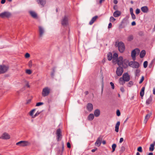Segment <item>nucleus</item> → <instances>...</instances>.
<instances>
[{"mask_svg": "<svg viewBox=\"0 0 155 155\" xmlns=\"http://www.w3.org/2000/svg\"><path fill=\"white\" fill-rule=\"evenodd\" d=\"M118 65L119 66L122 65L124 68L126 67L128 63V61L127 60H123L122 56L119 57L116 61Z\"/></svg>", "mask_w": 155, "mask_h": 155, "instance_id": "nucleus-1", "label": "nucleus"}, {"mask_svg": "<svg viewBox=\"0 0 155 155\" xmlns=\"http://www.w3.org/2000/svg\"><path fill=\"white\" fill-rule=\"evenodd\" d=\"M115 46L118 47V50L120 53H123L124 51L125 46L123 42L120 41L118 43L116 42L115 43Z\"/></svg>", "mask_w": 155, "mask_h": 155, "instance_id": "nucleus-2", "label": "nucleus"}, {"mask_svg": "<svg viewBox=\"0 0 155 155\" xmlns=\"http://www.w3.org/2000/svg\"><path fill=\"white\" fill-rule=\"evenodd\" d=\"M30 143L28 141H21L16 143V145L20 147H25L29 145Z\"/></svg>", "mask_w": 155, "mask_h": 155, "instance_id": "nucleus-3", "label": "nucleus"}, {"mask_svg": "<svg viewBox=\"0 0 155 155\" xmlns=\"http://www.w3.org/2000/svg\"><path fill=\"white\" fill-rule=\"evenodd\" d=\"M50 92V89L48 87L44 88L42 90V95L43 97L48 96Z\"/></svg>", "mask_w": 155, "mask_h": 155, "instance_id": "nucleus-4", "label": "nucleus"}, {"mask_svg": "<svg viewBox=\"0 0 155 155\" xmlns=\"http://www.w3.org/2000/svg\"><path fill=\"white\" fill-rule=\"evenodd\" d=\"M129 64L130 67L133 68H138L140 67L139 63L137 61H130Z\"/></svg>", "mask_w": 155, "mask_h": 155, "instance_id": "nucleus-5", "label": "nucleus"}, {"mask_svg": "<svg viewBox=\"0 0 155 155\" xmlns=\"http://www.w3.org/2000/svg\"><path fill=\"white\" fill-rule=\"evenodd\" d=\"M68 17L65 15L62 18L61 21V23L62 25L67 26L68 25Z\"/></svg>", "mask_w": 155, "mask_h": 155, "instance_id": "nucleus-6", "label": "nucleus"}, {"mask_svg": "<svg viewBox=\"0 0 155 155\" xmlns=\"http://www.w3.org/2000/svg\"><path fill=\"white\" fill-rule=\"evenodd\" d=\"M8 67L5 65H0V74H3L6 72L8 70Z\"/></svg>", "mask_w": 155, "mask_h": 155, "instance_id": "nucleus-7", "label": "nucleus"}, {"mask_svg": "<svg viewBox=\"0 0 155 155\" xmlns=\"http://www.w3.org/2000/svg\"><path fill=\"white\" fill-rule=\"evenodd\" d=\"M11 15V13L8 12H4L0 14V17L2 18L5 17L8 18L10 17Z\"/></svg>", "mask_w": 155, "mask_h": 155, "instance_id": "nucleus-8", "label": "nucleus"}, {"mask_svg": "<svg viewBox=\"0 0 155 155\" xmlns=\"http://www.w3.org/2000/svg\"><path fill=\"white\" fill-rule=\"evenodd\" d=\"M38 31L39 33V37L41 38L43 36L45 32L44 28L42 26H38Z\"/></svg>", "mask_w": 155, "mask_h": 155, "instance_id": "nucleus-9", "label": "nucleus"}, {"mask_svg": "<svg viewBox=\"0 0 155 155\" xmlns=\"http://www.w3.org/2000/svg\"><path fill=\"white\" fill-rule=\"evenodd\" d=\"M140 50L138 48H136L133 50L131 53V56L133 60H135L136 59V53H139Z\"/></svg>", "mask_w": 155, "mask_h": 155, "instance_id": "nucleus-10", "label": "nucleus"}, {"mask_svg": "<svg viewBox=\"0 0 155 155\" xmlns=\"http://www.w3.org/2000/svg\"><path fill=\"white\" fill-rule=\"evenodd\" d=\"M123 72V68L121 67H119L118 68H117V71H116V73L117 75L118 76H120L122 74Z\"/></svg>", "mask_w": 155, "mask_h": 155, "instance_id": "nucleus-11", "label": "nucleus"}, {"mask_svg": "<svg viewBox=\"0 0 155 155\" xmlns=\"http://www.w3.org/2000/svg\"><path fill=\"white\" fill-rule=\"evenodd\" d=\"M10 138V135L6 133H4L0 137V138L2 139H8Z\"/></svg>", "mask_w": 155, "mask_h": 155, "instance_id": "nucleus-12", "label": "nucleus"}, {"mask_svg": "<svg viewBox=\"0 0 155 155\" xmlns=\"http://www.w3.org/2000/svg\"><path fill=\"white\" fill-rule=\"evenodd\" d=\"M102 139V138L101 137H99L95 143V145L99 147L101 143Z\"/></svg>", "mask_w": 155, "mask_h": 155, "instance_id": "nucleus-13", "label": "nucleus"}, {"mask_svg": "<svg viewBox=\"0 0 155 155\" xmlns=\"http://www.w3.org/2000/svg\"><path fill=\"white\" fill-rule=\"evenodd\" d=\"M123 78L124 81H128L130 80V77L127 73L124 74L123 75Z\"/></svg>", "mask_w": 155, "mask_h": 155, "instance_id": "nucleus-14", "label": "nucleus"}, {"mask_svg": "<svg viewBox=\"0 0 155 155\" xmlns=\"http://www.w3.org/2000/svg\"><path fill=\"white\" fill-rule=\"evenodd\" d=\"M87 110L90 112L93 109V105L91 103L87 104Z\"/></svg>", "mask_w": 155, "mask_h": 155, "instance_id": "nucleus-15", "label": "nucleus"}, {"mask_svg": "<svg viewBox=\"0 0 155 155\" xmlns=\"http://www.w3.org/2000/svg\"><path fill=\"white\" fill-rule=\"evenodd\" d=\"M146 103L147 105L151 104L152 103V98L151 95L147 100Z\"/></svg>", "mask_w": 155, "mask_h": 155, "instance_id": "nucleus-16", "label": "nucleus"}, {"mask_svg": "<svg viewBox=\"0 0 155 155\" xmlns=\"http://www.w3.org/2000/svg\"><path fill=\"white\" fill-rule=\"evenodd\" d=\"M38 4H40L42 7H44L46 3L45 0H37Z\"/></svg>", "mask_w": 155, "mask_h": 155, "instance_id": "nucleus-17", "label": "nucleus"}, {"mask_svg": "<svg viewBox=\"0 0 155 155\" xmlns=\"http://www.w3.org/2000/svg\"><path fill=\"white\" fill-rule=\"evenodd\" d=\"M121 14V13L120 11L116 10L113 13V16L115 17H117L120 16Z\"/></svg>", "mask_w": 155, "mask_h": 155, "instance_id": "nucleus-18", "label": "nucleus"}, {"mask_svg": "<svg viewBox=\"0 0 155 155\" xmlns=\"http://www.w3.org/2000/svg\"><path fill=\"white\" fill-rule=\"evenodd\" d=\"M94 115L96 117L99 116L100 114V111L98 109L95 110L94 112Z\"/></svg>", "mask_w": 155, "mask_h": 155, "instance_id": "nucleus-19", "label": "nucleus"}, {"mask_svg": "<svg viewBox=\"0 0 155 155\" xmlns=\"http://www.w3.org/2000/svg\"><path fill=\"white\" fill-rule=\"evenodd\" d=\"M151 115V114L150 113L147 114L145 116V119H144V122L145 124L147 123V120H148L150 118V117Z\"/></svg>", "mask_w": 155, "mask_h": 155, "instance_id": "nucleus-20", "label": "nucleus"}, {"mask_svg": "<svg viewBox=\"0 0 155 155\" xmlns=\"http://www.w3.org/2000/svg\"><path fill=\"white\" fill-rule=\"evenodd\" d=\"M142 11L143 13H147L148 11V9L147 6H144L141 8Z\"/></svg>", "mask_w": 155, "mask_h": 155, "instance_id": "nucleus-21", "label": "nucleus"}, {"mask_svg": "<svg viewBox=\"0 0 155 155\" xmlns=\"http://www.w3.org/2000/svg\"><path fill=\"white\" fill-rule=\"evenodd\" d=\"M98 18L97 16H95L92 18L91 20L89 22V24L90 25H92L94 22L96 20L97 18Z\"/></svg>", "mask_w": 155, "mask_h": 155, "instance_id": "nucleus-22", "label": "nucleus"}, {"mask_svg": "<svg viewBox=\"0 0 155 155\" xmlns=\"http://www.w3.org/2000/svg\"><path fill=\"white\" fill-rule=\"evenodd\" d=\"M56 134L57 135V138L58 140L59 138L61 136V131L60 129H59L57 130Z\"/></svg>", "mask_w": 155, "mask_h": 155, "instance_id": "nucleus-23", "label": "nucleus"}, {"mask_svg": "<svg viewBox=\"0 0 155 155\" xmlns=\"http://www.w3.org/2000/svg\"><path fill=\"white\" fill-rule=\"evenodd\" d=\"M118 54L117 53H114L113 54L112 60L113 62H116V61L118 58Z\"/></svg>", "mask_w": 155, "mask_h": 155, "instance_id": "nucleus-24", "label": "nucleus"}, {"mask_svg": "<svg viewBox=\"0 0 155 155\" xmlns=\"http://www.w3.org/2000/svg\"><path fill=\"white\" fill-rule=\"evenodd\" d=\"M30 13L31 16L35 18H36L37 17V14L34 12L30 11Z\"/></svg>", "mask_w": 155, "mask_h": 155, "instance_id": "nucleus-25", "label": "nucleus"}, {"mask_svg": "<svg viewBox=\"0 0 155 155\" xmlns=\"http://www.w3.org/2000/svg\"><path fill=\"white\" fill-rule=\"evenodd\" d=\"M120 125V122L118 121L116 123L115 127V131L117 132L119 131V127Z\"/></svg>", "mask_w": 155, "mask_h": 155, "instance_id": "nucleus-26", "label": "nucleus"}, {"mask_svg": "<svg viewBox=\"0 0 155 155\" xmlns=\"http://www.w3.org/2000/svg\"><path fill=\"white\" fill-rule=\"evenodd\" d=\"M155 145V141H154L153 143L150 144L149 147V150L152 151L154 150V146Z\"/></svg>", "mask_w": 155, "mask_h": 155, "instance_id": "nucleus-27", "label": "nucleus"}, {"mask_svg": "<svg viewBox=\"0 0 155 155\" xmlns=\"http://www.w3.org/2000/svg\"><path fill=\"white\" fill-rule=\"evenodd\" d=\"M146 54V51L144 50H142L140 54V58H143Z\"/></svg>", "mask_w": 155, "mask_h": 155, "instance_id": "nucleus-28", "label": "nucleus"}, {"mask_svg": "<svg viewBox=\"0 0 155 155\" xmlns=\"http://www.w3.org/2000/svg\"><path fill=\"white\" fill-rule=\"evenodd\" d=\"M140 70L139 69H136L135 72V77H139L140 75Z\"/></svg>", "mask_w": 155, "mask_h": 155, "instance_id": "nucleus-29", "label": "nucleus"}, {"mask_svg": "<svg viewBox=\"0 0 155 155\" xmlns=\"http://www.w3.org/2000/svg\"><path fill=\"white\" fill-rule=\"evenodd\" d=\"M145 88V87H142L140 91V95L141 97H143L144 95Z\"/></svg>", "mask_w": 155, "mask_h": 155, "instance_id": "nucleus-30", "label": "nucleus"}, {"mask_svg": "<svg viewBox=\"0 0 155 155\" xmlns=\"http://www.w3.org/2000/svg\"><path fill=\"white\" fill-rule=\"evenodd\" d=\"M94 118V115L93 114H90L88 117V119L89 120H92Z\"/></svg>", "mask_w": 155, "mask_h": 155, "instance_id": "nucleus-31", "label": "nucleus"}, {"mask_svg": "<svg viewBox=\"0 0 155 155\" xmlns=\"http://www.w3.org/2000/svg\"><path fill=\"white\" fill-rule=\"evenodd\" d=\"M107 59L109 61H110L113 59L112 55L111 53H110L108 54Z\"/></svg>", "mask_w": 155, "mask_h": 155, "instance_id": "nucleus-32", "label": "nucleus"}, {"mask_svg": "<svg viewBox=\"0 0 155 155\" xmlns=\"http://www.w3.org/2000/svg\"><path fill=\"white\" fill-rule=\"evenodd\" d=\"M125 81L123 78H120L119 79V83L120 84L123 85L125 83Z\"/></svg>", "mask_w": 155, "mask_h": 155, "instance_id": "nucleus-33", "label": "nucleus"}, {"mask_svg": "<svg viewBox=\"0 0 155 155\" xmlns=\"http://www.w3.org/2000/svg\"><path fill=\"white\" fill-rule=\"evenodd\" d=\"M117 145L116 144L114 143L113 144V145L112 146V152H113L115 150V148L116 147Z\"/></svg>", "mask_w": 155, "mask_h": 155, "instance_id": "nucleus-34", "label": "nucleus"}, {"mask_svg": "<svg viewBox=\"0 0 155 155\" xmlns=\"http://www.w3.org/2000/svg\"><path fill=\"white\" fill-rule=\"evenodd\" d=\"M133 39V37L132 35H130L127 38V40L128 41H130Z\"/></svg>", "mask_w": 155, "mask_h": 155, "instance_id": "nucleus-35", "label": "nucleus"}, {"mask_svg": "<svg viewBox=\"0 0 155 155\" xmlns=\"http://www.w3.org/2000/svg\"><path fill=\"white\" fill-rule=\"evenodd\" d=\"M116 20V19L113 17H110V21L112 22H114Z\"/></svg>", "mask_w": 155, "mask_h": 155, "instance_id": "nucleus-36", "label": "nucleus"}, {"mask_svg": "<svg viewBox=\"0 0 155 155\" xmlns=\"http://www.w3.org/2000/svg\"><path fill=\"white\" fill-rule=\"evenodd\" d=\"M148 62L147 61H145L143 64V67L144 68H146L147 66Z\"/></svg>", "mask_w": 155, "mask_h": 155, "instance_id": "nucleus-37", "label": "nucleus"}, {"mask_svg": "<svg viewBox=\"0 0 155 155\" xmlns=\"http://www.w3.org/2000/svg\"><path fill=\"white\" fill-rule=\"evenodd\" d=\"M35 110V109H33L31 110L30 112V115L31 116H33V114Z\"/></svg>", "mask_w": 155, "mask_h": 155, "instance_id": "nucleus-38", "label": "nucleus"}, {"mask_svg": "<svg viewBox=\"0 0 155 155\" xmlns=\"http://www.w3.org/2000/svg\"><path fill=\"white\" fill-rule=\"evenodd\" d=\"M133 82L132 81H130L129 82L127 86L129 87H130L132 85H133Z\"/></svg>", "mask_w": 155, "mask_h": 155, "instance_id": "nucleus-39", "label": "nucleus"}, {"mask_svg": "<svg viewBox=\"0 0 155 155\" xmlns=\"http://www.w3.org/2000/svg\"><path fill=\"white\" fill-rule=\"evenodd\" d=\"M137 150L139 152H142L143 151L142 147H139L137 149Z\"/></svg>", "mask_w": 155, "mask_h": 155, "instance_id": "nucleus-40", "label": "nucleus"}, {"mask_svg": "<svg viewBox=\"0 0 155 155\" xmlns=\"http://www.w3.org/2000/svg\"><path fill=\"white\" fill-rule=\"evenodd\" d=\"M31 71L30 70H26V73L29 74H30L31 73Z\"/></svg>", "mask_w": 155, "mask_h": 155, "instance_id": "nucleus-41", "label": "nucleus"}, {"mask_svg": "<svg viewBox=\"0 0 155 155\" xmlns=\"http://www.w3.org/2000/svg\"><path fill=\"white\" fill-rule=\"evenodd\" d=\"M40 113L39 112L37 111L35 114V115H34L33 116H32V118L35 117L36 116L38 115Z\"/></svg>", "mask_w": 155, "mask_h": 155, "instance_id": "nucleus-42", "label": "nucleus"}, {"mask_svg": "<svg viewBox=\"0 0 155 155\" xmlns=\"http://www.w3.org/2000/svg\"><path fill=\"white\" fill-rule=\"evenodd\" d=\"M144 76H142V77H141V79L140 80L139 82V84H141L143 82V81L144 80Z\"/></svg>", "mask_w": 155, "mask_h": 155, "instance_id": "nucleus-43", "label": "nucleus"}, {"mask_svg": "<svg viewBox=\"0 0 155 155\" xmlns=\"http://www.w3.org/2000/svg\"><path fill=\"white\" fill-rule=\"evenodd\" d=\"M43 104V103L42 102H38L36 104V106H39Z\"/></svg>", "mask_w": 155, "mask_h": 155, "instance_id": "nucleus-44", "label": "nucleus"}, {"mask_svg": "<svg viewBox=\"0 0 155 155\" xmlns=\"http://www.w3.org/2000/svg\"><path fill=\"white\" fill-rule=\"evenodd\" d=\"M140 9L137 8L136 10V13L137 14H139L140 12Z\"/></svg>", "mask_w": 155, "mask_h": 155, "instance_id": "nucleus-45", "label": "nucleus"}, {"mask_svg": "<svg viewBox=\"0 0 155 155\" xmlns=\"http://www.w3.org/2000/svg\"><path fill=\"white\" fill-rule=\"evenodd\" d=\"M110 84L112 88L114 89V83L112 82H110Z\"/></svg>", "mask_w": 155, "mask_h": 155, "instance_id": "nucleus-46", "label": "nucleus"}, {"mask_svg": "<svg viewBox=\"0 0 155 155\" xmlns=\"http://www.w3.org/2000/svg\"><path fill=\"white\" fill-rule=\"evenodd\" d=\"M131 15L132 18L134 20L136 19V16L134 14H132Z\"/></svg>", "mask_w": 155, "mask_h": 155, "instance_id": "nucleus-47", "label": "nucleus"}, {"mask_svg": "<svg viewBox=\"0 0 155 155\" xmlns=\"http://www.w3.org/2000/svg\"><path fill=\"white\" fill-rule=\"evenodd\" d=\"M117 115L118 116H119L120 115V113L119 110H118L117 111Z\"/></svg>", "mask_w": 155, "mask_h": 155, "instance_id": "nucleus-48", "label": "nucleus"}, {"mask_svg": "<svg viewBox=\"0 0 155 155\" xmlns=\"http://www.w3.org/2000/svg\"><path fill=\"white\" fill-rule=\"evenodd\" d=\"M25 56L26 58H28L30 57V55L28 53H27L25 54Z\"/></svg>", "mask_w": 155, "mask_h": 155, "instance_id": "nucleus-49", "label": "nucleus"}, {"mask_svg": "<svg viewBox=\"0 0 155 155\" xmlns=\"http://www.w3.org/2000/svg\"><path fill=\"white\" fill-rule=\"evenodd\" d=\"M130 11L131 15L132 14H134L133 9L132 8H130Z\"/></svg>", "mask_w": 155, "mask_h": 155, "instance_id": "nucleus-50", "label": "nucleus"}, {"mask_svg": "<svg viewBox=\"0 0 155 155\" xmlns=\"http://www.w3.org/2000/svg\"><path fill=\"white\" fill-rule=\"evenodd\" d=\"M32 65V62L31 61H30L28 62V65L29 67H31Z\"/></svg>", "mask_w": 155, "mask_h": 155, "instance_id": "nucleus-51", "label": "nucleus"}, {"mask_svg": "<svg viewBox=\"0 0 155 155\" xmlns=\"http://www.w3.org/2000/svg\"><path fill=\"white\" fill-rule=\"evenodd\" d=\"M120 90L123 93L124 91V89L123 87H120Z\"/></svg>", "mask_w": 155, "mask_h": 155, "instance_id": "nucleus-52", "label": "nucleus"}, {"mask_svg": "<svg viewBox=\"0 0 155 155\" xmlns=\"http://www.w3.org/2000/svg\"><path fill=\"white\" fill-rule=\"evenodd\" d=\"M67 147L68 148H70L71 147V144H70V143L69 142L67 143Z\"/></svg>", "mask_w": 155, "mask_h": 155, "instance_id": "nucleus-53", "label": "nucleus"}, {"mask_svg": "<svg viewBox=\"0 0 155 155\" xmlns=\"http://www.w3.org/2000/svg\"><path fill=\"white\" fill-rule=\"evenodd\" d=\"M112 27V24L111 23H110L108 25V28H110Z\"/></svg>", "mask_w": 155, "mask_h": 155, "instance_id": "nucleus-54", "label": "nucleus"}, {"mask_svg": "<svg viewBox=\"0 0 155 155\" xmlns=\"http://www.w3.org/2000/svg\"><path fill=\"white\" fill-rule=\"evenodd\" d=\"M124 140V139L123 138H120V139L119 142L120 143H121Z\"/></svg>", "mask_w": 155, "mask_h": 155, "instance_id": "nucleus-55", "label": "nucleus"}, {"mask_svg": "<svg viewBox=\"0 0 155 155\" xmlns=\"http://www.w3.org/2000/svg\"><path fill=\"white\" fill-rule=\"evenodd\" d=\"M136 24V22L135 21H134L133 22H132L131 23V25H132V26H134V25H135Z\"/></svg>", "mask_w": 155, "mask_h": 155, "instance_id": "nucleus-56", "label": "nucleus"}, {"mask_svg": "<svg viewBox=\"0 0 155 155\" xmlns=\"http://www.w3.org/2000/svg\"><path fill=\"white\" fill-rule=\"evenodd\" d=\"M113 8L114 10H116V11L117 10V6L116 5H115L113 7Z\"/></svg>", "mask_w": 155, "mask_h": 155, "instance_id": "nucleus-57", "label": "nucleus"}, {"mask_svg": "<svg viewBox=\"0 0 155 155\" xmlns=\"http://www.w3.org/2000/svg\"><path fill=\"white\" fill-rule=\"evenodd\" d=\"M5 0H2L1 1V3L2 4H4L5 3Z\"/></svg>", "mask_w": 155, "mask_h": 155, "instance_id": "nucleus-58", "label": "nucleus"}, {"mask_svg": "<svg viewBox=\"0 0 155 155\" xmlns=\"http://www.w3.org/2000/svg\"><path fill=\"white\" fill-rule=\"evenodd\" d=\"M26 86H27V87H30V85H29L28 83V82H27L26 84V85H25Z\"/></svg>", "mask_w": 155, "mask_h": 155, "instance_id": "nucleus-59", "label": "nucleus"}, {"mask_svg": "<svg viewBox=\"0 0 155 155\" xmlns=\"http://www.w3.org/2000/svg\"><path fill=\"white\" fill-rule=\"evenodd\" d=\"M97 148H95V149H92L91 150V151L92 152H94L96 150H97Z\"/></svg>", "mask_w": 155, "mask_h": 155, "instance_id": "nucleus-60", "label": "nucleus"}, {"mask_svg": "<svg viewBox=\"0 0 155 155\" xmlns=\"http://www.w3.org/2000/svg\"><path fill=\"white\" fill-rule=\"evenodd\" d=\"M114 3L115 4H117L118 3V1L117 0H114Z\"/></svg>", "mask_w": 155, "mask_h": 155, "instance_id": "nucleus-61", "label": "nucleus"}, {"mask_svg": "<svg viewBox=\"0 0 155 155\" xmlns=\"http://www.w3.org/2000/svg\"><path fill=\"white\" fill-rule=\"evenodd\" d=\"M102 143L103 144H105L106 143V141L105 140H103L102 141Z\"/></svg>", "mask_w": 155, "mask_h": 155, "instance_id": "nucleus-62", "label": "nucleus"}, {"mask_svg": "<svg viewBox=\"0 0 155 155\" xmlns=\"http://www.w3.org/2000/svg\"><path fill=\"white\" fill-rule=\"evenodd\" d=\"M121 149L122 150H125V148H124V146H122L121 147Z\"/></svg>", "mask_w": 155, "mask_h": 155, "instance_id": "nucleus-63", "label": "nucleus"}, {"mask_svg": "<svg viewBox=\"0 0 155 155\" xmlns=\"http://www.w3.org/2000/svg\"><path fill=\"white\" fill-rule=\"evenodd\" d=\"M153 93L154 94H155V88H154L153 90Z\"/></svg>", "mask_w": 155, "mask_h": 155, "instance_id": "nucleus-64", "label": "nucleus"}]
</instances>
